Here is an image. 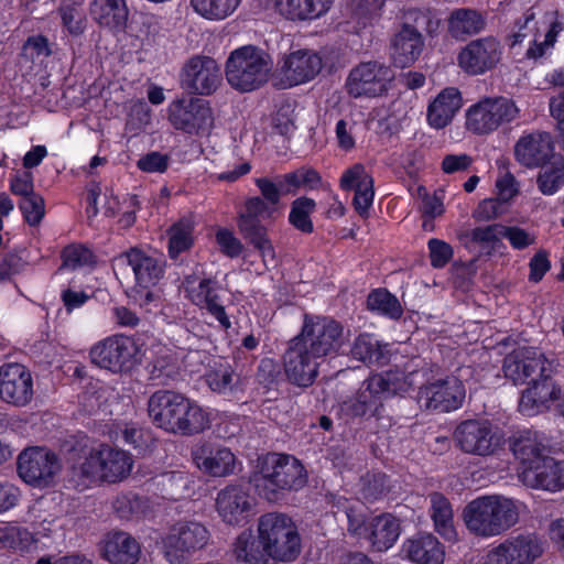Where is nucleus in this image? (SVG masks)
Here are the masks:
<instances>
[{
	"label": "nucleus",
	"instance_id": "obj_54",
	"mask_svg": "<svg viewBox=\"0 0 564 564\" xmlns=\"http://www.w3.org/2000/svg\"><path fill=\"white\" fill-rule=\"evenodd\" d=\"M434 22L427 11L420 9H408L403 14V22L400 31L422 34L432 32Z\"/></svg>",
	"mask_w": 564,
	"mask_h": 564
},
{
	"label": "nucleus",
	"instance_id": "obj_10",
	"mask_svg": "<svg viewBox=\"0 0 564 564\" xmlns=\"http://www.w3.org/2000/svg\"><path fill=\"white\" fill-rule=\"evenodd\" d=\"M295 338L322 361L327 356L338 354L347 340L344 327L338 322L307 314L304 316L302 329Z\"/></svg>",
	"mask_w": 564,
	"mask_h": 564
},
{
	"label": "nucleus",
	"instance_id": "obj_42",
	"mask_svg": "<svg viewBox=\"0 0 564 564\" xmlns=\"http://www.w3.org/2000/svg\"><path fill=\"white\" fill-rule=\"evenodd\" d=\"M430 513L435 530L444 539L454 541L456 531L454 528V514L449 500L440 492H432L430 496Z\"/></svg>",
	"mask_w": 564,
	"mask_h": 564
},
{
	"label": "nucleus",
	"instance_id": "obj_6",
	"mask_svg": "<svg viewBox=\"0 0 564 564\" xmlns=\"http://www.w3.org/2000/svg\"><path fill=\"white\" fill-rule=\"evenodd\" d=\"M271 69L270 56L256 46L247 45L230 53L226 62V78L234 89L252 91L268 82Z\"/></svg>",
	"mask_w": 564,
	"mask_h": 564
},
{
	"label": "nucleus",
	"instance_id": "obj_53",
	"mask_svg": "<svg viewBox=\"0 0 564 564\" xmlns=\"http://www.w3.org/2000/svg\"><path fill=\"white\" fill-rule=\"evenodd\" d=\"M315 202L308 197H300L292 203L289 215L290 223L299 230L310 234L313 231L311 214L315 209Z\"/></svg>",
	"mask_w": 564,
	"mask_h": 564
},
{
	"label": "nucleus",
	"instance_id": "obj_35",
	"mask_svg": "<svg viewBox=\"0 0 564 564\" xmlns=\"http://www.w3.org/2000/svg\"><path fill=\"white\" fill-rule=\"evenodd\" d=\"M89 14L100 26L120 30L128 21L129 9L126 0H91Z\"/></svg>",
	"mask_w": 564,
	"mask_h": 564
},
{
	"label": "nucleus",
	"instance_id": "obj_64",
	"mask_svg": "<svg viewBox=\"0 0 564 564\" xmlns=\"http://www.w3.org/2000/svg\"><path fill=\"white\" fill-rule=\"evenodd\" d=\"M431 264L434 268H444L453 258V248L444 240L432 238L427 242Z\"/></svg>",
	"mask_w": 564,
	"mask_h": 564
},
{
	"label": "nucleus",
	"instance_id": "obj_12",
	"mask_svg": "<svg viewBox=\"0 0 564 564\" xmlns=\"http://www.w3.org/2000/svg\"><path fill=\"white\" fill-rule=\"evenodd\" d=\"M394 78L393 70L386 64L369 61L352 67L347 76L345 88L352 98H375L388 93Z\"/></svg>",
	"mask_w": 564,
	"mask_h": 564
},
{
	"label": "nucleus",
	"instance_id": "obj_2",
	"mask_svg": "<svg viewBox=\"0 0 564 564\" xmlns=\"http://www.w3.org/2000/svg\"><path fill=\"white\" fill-rule=\"evenodd\" d=\"M519 505L503 496H484L470 501L463 511L466 528L476 536L492 538L519 521Z\"/></svg>",
	"mask_w": 564,
	"mask_h": 564
},
{
	"label": "nucleus",
	"instance_id": "obj_8",
	"mask_svg": "<svg viewBox=\"0 0 564 564\" xmlns=\"http://www.w3.org/2000/svg\"><path fill=\"white\" fill-rule=\"evenodd\" d=\"M520 116L516 101L503 97H486L466 111V128L474 134L485 135L509 124Z\"/></svg>",
	"mask_w": 564,
	"mask_h": 564
},
{
	"label": "nucleus",
	"instance_id": "obj_28",
	"mask_svg": "<svg viewBox=\"0 0 564 564\" xmlns=\"http://www.w3.org/2000/svg\"><path fill=\"white\" fill-rule=\"evenodd\" d=\"M554 144L549 132L533 131L523 134L514 145L517 161L525 167H536L553 156Z\"/></svg>",
	"mask_w": 564,
	"mask_h": 564
},
{
	"label": "nucleus",
	"instance_id": "obj_39",
	"mask_svg": "<svg viewBox=\"0 0 564 564\" xmlns=\"http://www.w3.org/2000/svg\"><path fill=\"white\" fill-rule=\"evenodd\" d=\"M511 451L520 462L519 468H527L545 458L542 436L534 431H523L513 437Z\"/></svg>",
	"mask_w": 564,
	"mask_h": 564
},
{
	"label": "nucleus",
	"instance_id": "obj_43",
	"mask_svg": "<svg viewBox=\"0 0 564 564\" xmlns=\"http://www.w3.org/2000/svg\"><path fill=\"white\" fill-rule=\"evenodd\" d=\"M415 376L416 371L405 373L403 370L394 369L373 375L370 378L383 399L397 393L408 392L415 384Z\"/></svg>",
	"mask_w": 564,
	"mask_h": 564
},
{
	"label": "nucleus",
	"instance_id": "obj_31",
	"mask_svg": "<svg viewBox=\"0 0 564 564\" xmlns=\"http://www.w3.org/2000/svg\"><path fill=\"white\" fill-rule=\"evenodd\" d=\"M345 191H355L352 205L361 217H367L373 202V180L360 163L347 169L339 181Z\"/></svg>",
	"mask_w": 564,
	"mask_h": 564
},
{
	"label": "nucleus",
	"instance_id": "obj_11",
	"mask_svg": "<svg viewBox=\"0 0 564 564\" xmlns=\"http://www.w3.org/2000/svg\"><path fill=\"white\" fill-rule=\"evenodd\" d=\"M209 540L207 528L195 520H182L163 538V553L170 564H183Z\"/></svg>",
	"mask_w": 564,
	"mask_h": 564
},
{
	"label": "nucleus",
	"instance_id": "obj_20",
	"mask_svg": "<svg viewBox=\"0 0 564 564\" xmlns=\"http://www.w3.org/2000/svg\"><path fill=\"white\" fill-rule=\"evenodd\" d=\"M502 46L494 36H485L470 41L458 56V66L468 75H482L491 70L500 62Z\"/></svg>",
	"mask_w": 564,
	"mask_h": 564
},
{
	"label": "nucleus",
	"instance_id": "obj_61",
	"mask_svg": "<svg viewBox=\"0 0 564 564\" xmlns=\"http://www.w3.org/2000/svg\"><path fill=\"white\" fill-rule=\"evenodd\" d=\"M495 186L496 197L505 205L510 204L520 194V183L510 172L499 175Z\"/></svg>",
	"mask_w": 564,
	"mask_h": 564
},
{
	"label": "nucleus",
	"instance_id": "obj_36",
	"mask_svg": "<svg viewBox=\"0 0 564 564\" xmlns=\"http://www.w3.org/2000/svg\"><path fill=\"white\" fill-rule=\"evenodd\" d=\"M403 551L410 561L417 564H442L444 560V550L432 534L409 539L403 545Z\"/></svg>",
	"mask_w": 564,
	"mask_h": 564
},
{
	"label": "nucleus",
	"instance_id": "obj_32",
	"mask_svg": "<svg viewBox=\"0 0 564 564\" xmlns=\"http://www.w3.org/2000/svg\"><path fill=\"white\" fill-rule=\"evenodd\" d=\"M382 395L372 379H366L355 394L344 400L339 410L347 419L375 416L382 408Z\"/></svg>",
	"mask_w": 564,
	"mask_h": 564
},
{
	"label": "nucleus",
	"instance_id": "obj_29",
	"mask_svg": "<svg viewBox=\"0 0 564 564\" xmlns=\"http://www.w3.org/2000/svg\"><path fill=\"white\" fill-rule=\"evenodd\" d=\"M322 68L323 59L317 53L299 50L284 58L281 73L288 86H296L312 80Z\"/></svg>",
	"mask_w": 564,
	"mask_h": 564
},
{
	"label": "nucleus",
	"instance_id": "obj_46",
	"mask_svg": "<svg viewBox=\"0 0 564 564\" xmlns=\"http://www.w3.org/2000/svg\"><path fill=\"white\" fill-rule=\"evenodd\" d=\"M274 207L261 197H251L245 204V212L238 219V228L241 234L265 229L260 224V217H271Z\"/></svg>",
	"mask_w": 564,
	"mask_h": 564
},
{
	"label": "nucleus",
	"instance_id": "obj_52",
	"mask_svg": "<svg viewBox=\"0 0 564 564\" xmlns=\"http://www.w3.org/2000/svg\"><path fill=\"white\" fill-rule=\"evenodd\" d=\"M194 223L188 218H183L174 224L169 234V253L171 258H176L180 253L189 249L193 243Z\"/></svg>",
	"mask_w": 564,
	"mask_h": 564
},
{
	"label": "nucleus",
	"instance_id": "obj_15",
	"mask_svg": "<svg viewBox=\"0 0 564 564\" xmlns=\"http://www.w3.org/2000/svg\"><path fill=\"white\" fill-rule=\"evenodd\" d=\"M138 345L128 336L115 335L94 345L89 351L90 360L101 369L113 373L130 370L137 362Z\"/></svg>",
	"mask_w": 564,
	"mask_h": 564
},
{
	"label": "nucleus",
	"instance_id": "obj_30",
	"mask_svg": "<svg viewBox=\"0 0 564 564\" xmlns=\"http://www.w3.org/2000/svg\"><path fill=\"white\" fill-rule=\"evenodd\" d=\"M131 267L135 285L140 289H152L164 275L165 263L162 259L148 254L141 249L131 248L119 257Z\"/></svg>",
	"mask_w": 564,
	"mask_h": 564
},
{
	"label": "nucleus",
	"instance_id": "obj_3",
	"mask_svg": "<svg viewBox=\"0 0 564 564\" xmlns=\"http://www.w3.org/2000/svg\"><path fill=\"white\" fill-rule=\"evenodd\" d=\"M257 491L268 501H276L286 491H296L307 481L304 466L286 454L271 453L259 459L253 478Z\"/></svg>",
	"mask_w": 564,
	"mask_h": 564
},
{
	"label": "nucleus",
	"instance_id": "obj_1",
	"mask_svg": "<svg viewBox=\"0 0 564 564\" xmlns=\"http://www.w3.org/2000/svg\"><path fill=\"white\" fill-rule=\"evenodd\" d=\"M148 411L158 427L172 433L195 434L209 425L207 414L197 403L174 391L154 392Z\"/></svg>",
	"mask_w": 564,
	"mask_h": 564
},
{
	"label": "nucleus",
	"instance_id": "obj_19",
	"mask_svg": "<svg viewBox=\"0 0 564 564\" xmlns=\"http://www.w3.org/2000/svg\"><path fill=\"white\" fill-rule=\"evenodd\" d=\"M551 362L534 347H518L508 354L503 360L505 377L514 384L529 383L538 376H544Z\"/></svg>",
	"mask_w": 564,
	"mask_h": 564
},
{
	"label": "nucleus",
	"instance_id": "obj_24",
	"mask_svg": "<svg viewBox=\"0 0 564 564\" xmlns=\"http://www.w3.org/2000/svg\"><path fill=\"white\" fill-rule=\"evenodd\" d=\"M519 479L530 488L556 491L564 488V462L546 456L527 468H519Z\"/></svg>",
	"mask_w": 564,
	"mask_h": 564
},
{
	"label": "nucleus",
	"instance_id": "obj_25",
	"mask_svg": "<svg viewBox=\"0 0 564 564\" xmlns=\"http://www.w3.org/2000/svg\"><path fill=\"white\" fill-rule=\"evenodd\" d=\"M252 508L248 491L238 485H229L216 497V511L224 522L230 525L243 523Z\"/></svg>",
	"mask_w": 564,
	"mask_h": 564
},
{
	"label": "nucleus",
	"instance_id": "obj_60",
	"mask_svg": "<svg viewBox=\"0 0 564 564\" xmlns=\"http://www.w3.org/2000/svg\"><path fill=\"white\" fill-rule=\"evenodd\" d=\"M241 235L259 250L265 265L275 264V252L267 237V229L243 232Z\"/></svg>",
	"mask_w": 564,
	"mask_h": 564
},
{
	"label": "nucleus",
	"instance_id": "obj_47",
	"mask_svg": "<svg viewBox=\"0 0 564 564\" xmlns=\"http://www.w3.org/2000/svg\"><path fill=\"white\" fill-rule=\"evenodd\" d=\"M242 0H189L194 12L208 21H223L231 17Z\"/></svg>",
	"mask_w": 564,
	"mask_h": 564
},
{
	"label": "nucleus",
	"instance_id": "obj_7",
	"mask_svg": "<svg viewBox=\"0 0 564 564\" xmlns=\"http://www.w3.org/2000/svg\"><path fill=\"white\" fill-rule=\"evenodd\" d=\"M348 531L367 540L373 550L383 552L390 549L400 535V522L391 513H382L366 519L359 502L346 509Z\"/></svg>",
	"mask_w": 564,
	"mask_h": 564
},
{
	"label": "nucleus",
	"instance_id": "obj_33",
	"mask_svg": "<svg viewBox=\"0 0 564 564\" xmlns=\"http://www.w3.org/2000/svg\"><path fill=\"white\" fill-rule=\"evenodd\" d=\"M462 107L463 96L459 89L445 87L427 105V123L434 129H443L452 123Z\"/></svg>",
	"mask_w": 564,
	"mask_h": 564
},
{
	"label": "nucleus",
	"instance_id": "obj_16",
	"mask_svg": "<svg viewBox=\"0 0 564 564\" xmlns=\"http://www.w3.org/2000/svg\"><path fill=\"white\" fill-rule=\"evenodd\" d=\"M183 284L186 297L194 305L214 317L221 329L231 327V321L219 295L220 288L215 280L191 274L184 279Z\"/></svg>",
	"mask_w": 564,
	"mask_h": 564
},
{
	"label": "nucleus",
	"instance_id": "obj_41",
	"mask_svg": "<svg viewBox=\"0 0 564 564\" xmlns=\"http://www.w3.org/2000/svg\"><path fill=\"white\" fill-rule=\"evenodd\" d=\"M232 555L245 564H269V556L261 539L251 531H242L232 543Z\"/></svg>",
	"mask_w": 564,
	"mask_h": 564
},
{
	"label": "nucleus",
	"instance_id": "obj_22",
	"mask_svg": "<svg viewBox=\"0 0 564 564\" xmlns=\"http://www.w3.org/2000/svg\"><path fill=\"white\" fill-rule=\"evenodd\" d=\"M33 378L21 364L10 362L0 367V399L14 406H24L33 398Z\"/></svg>",
	"mask_w": 564,
	"mask_h": 564
},
{
	"label": "nucleus",
	"instance_id": "obj_17",
	"mask_svg": "<svg viewBox=\"0 0 564 564\" xmlns=\"http://www.w3.org/2000/svg\"><path fill=\"white\" fill-rule=\"evenodd\" d=\"M59 469L61 464L57 456L42 447L24 449L18 457L19 476L26 484L33 486L50 485Z\"/></svg>",
	"mask_w": 564,
	"mask_h": 564
},
{
	"label": "nucleus",
	"instance_id": "obj_14",
	"mask_svg": "<svg viewBox=\"0 0 564 564\" xmlns=\"http://www.w3.org/2000/svg\"><path fill=\"white\" fill-rule=\"evenodd\" d=\"M167 112L171 124L188 134H206L214 127L213 109L209 101L202 98L174 100L170 104Z\"/></svg>",
	"mask_w": 564,
	"mask_h": 564
},
{
	"label": "nucleus",
	"instance_id": "obj_48",
	"mask_svg": "<svg viewBox=\"0 0 564 564\" xmlns=\"http://www.w3.org/2000/svg\"><path fill=\"white\" fill-rule=\"evenodd\" d=\"M536 185L543 195H554L564 185V160L554 158L547 165L542 166L538 176Z\"/></svg>",
	"mask_w": 564,
	"mask_h": 564
},
{
	"label": "nucleus",
	"instance_id": "obj_59",
	"mask_svg": "<svg viewBox=\"0 0 564 564\" xmlns=\"http://www.w3.org/2000/svg\"><path fill=\"white\" fill-rule=\"evenodd\" d=\"M503 237V225L491 224L482 227H476L470 232L471 241L481 245L482 247L495 248Z\"/></svg>",
	"mask_w": 564,
	"mask_h": 564
},
{
	"label": "nucleus",
	"instance_id": "obj_58",
	"mask_svg": "<svg viewBox=\"0 0 564 564\" xmlns=\"http://www.w3.org/2000/svg\"><path fill=\"white\" fill-rule=\"evenodd\" d=\"M62 259L63 263L59 270H63L64 268L74 270L90 263L93 260V253L82 245H69L64 248Z\"/></svg>",
	"mask_w": 564,
	"mask_h": 564
},
{
	"label": "nucleus",
	"instance_id": "obj_37",
	"mask_svg": "<svg viewBox=\"0 0 564 564\" xmlns=\"http://www.w3.org/2000/svg\"><path fill=\"white\" fill-rule=\"evenodd\" d=\"M334 0H275V8L290 20H314L326 14Z\"/></svg>",
	"mask_w": 564,
	"mask_h": 564
},
{
	"label": "nucleus",
	"instance_id": "obj_27",
	"mask_svg": "<svg viewBox=\"0 0 564 564\" xmlns=\"http://www.w3.org/2000/svg\"><path fill=\"white\" fill-rule=\"evenodd\" d=\"M551 371L550 367L544 376H538L528 383L519 401V411L523 415L533 416L546 409L549 402L557 400L560 389L551 378Z\"/></svg>",
	"mask_w": 564,
	"mask_h": 564
},
{
	"label": "nucleus",
	"instance_id": "obj_21",
	"mask_svg": "<svg viewBox=\"0 0 564 564\" xmlns=\"http://www.w3.org/2000/svg\"><path fill=\"white\" fill-rule=\"evenodd\" d=\"M221 79L219 65L208 56H194L183 67V87L197 95L213 94L220 86Z\"/></svg>",
	"mask_w": 564,
	"mask_h": 564
},
{
	"label": "nucleus",
	"instance_id": "obj_26",
	"mask_svg": "<svg viewBox=\"0 0 564 564\" xmlns=\"http://www.w3.org/2000/svg\"><path fill=\"white\" fill-rule=\"evenodd\" d=\"M192 458L202 471L214 477H226L236 469V456L227 447L197 444L192 449Z\"/></svg>",
	"mask_w": 564,
	"mask_h": 564
},
{
	"label": "nucleus",
	"instance_id": "obj_49",
	"mask_svg": "<svg viewBox=\"0 0 564 564\" xmlns=\"http://www.w3.org/2000/svg\"><path fill=\"white\" fill-rule=\"evenodd\" d=\"M51 53L46 37L42 35L31 36L22 47L20 64L33 70L35 67H41Z\"/></svg>",
	"mask_w": 564,
	"mask_h": 564
},
{
	"label": "nucleus",
	"instance_id": "obj_44",
	"mask_svg": "<svg viewBox=\"0 0 564 564\" xmlns=\"http://www.w3.org/2000/svg\"><path fill=\"white\" fill-rule=\"evenodd\" d=\"M207 386L219 394H234L242 390V379L228 364H218L205 375Z\"/></svg>",
	"mask_w": 564,
	"mask_h": 564
},
{
	"label": "nucleus",
	"instance_id": "obj_5",
	"mask_svg": "<svg viewBox=\"0 0 564 564\" xmlns=\"http://www.w3.org/2000/svg\"><path fill=\"white\" fill-rule=\"evenodd\" d=\"M258 538L264 544L269 561L289 563L301 553V536L293 520L280 512H268L258 519Z\"/></svg>",
	"mask_w": 564,
	"mask_h": 564
},
{
	"label": "nucleus",
	"instance_id": "obj_34",
	"mask_svg": "<svg viewBox=\"0 0 564 564\" xmlns=\"http://www.w3.org/2000/svg\"><path fill=\"white\" fill-rule=\"evenodd\" d=\"M100 550L102 557L111 564H135L141 554L138 541L123 531L106 534Z\"/></svg>",
	"mask_w": 564,
	"mask_h": 564
},
{
	"label": "nucleus",
	"instance_id": "obj_63",
	"mask_svg": "<svg viewBox=\"0 0 564 564\" xmlns=\"http://www.w3.org/2000/svg\"><path fill=\"white\" fill-rule=\"evenodd\" d=\"M384 0H349L354 15L364 24L380 15Z\"/></svg>",
	"mask_w": 564,
	"mask_h": 564
},
{
	"label": "nucleus",
	"instance_id": "obj_51",
	"mask_svg": "<svg viewBox=\"0 0 564 564\" xmlns=\"http://www.w3.org/2000/svg\"><path fill=\"white\" fill-rule=\"evenodd\" d=\"M370 311L377 312L392 319H398L403 314L399 300L384 289L372 291L367 299Z\"/></svg>",
	"mask_w": 564,
	"mask_h": 564
},
{
	"label": "nucleus",
	"instance_id": "obj_38",
	"mask_svg": "<svg viewBox=\"0 0 564 564\" xmlns=\"http://www.w3.org/2000/svg\"><path fill=\"white\" fill-rule=\"evenodd\" d=\"M424 47L422 34L400 31L391 41V57L395 66H411L421 55Z\"/></svg>",
	"mask_w": 564,
	"mask_h": 564
},
{
	"label": "nucleus",
	"instance_id": "obj_62",
	"mask_svg": "<svg viewBox=\"0 0 564 564\" xmlns=\"http://www.w3.org/2000/svg\"><path fill=\"white\" fill-rule=\"evenodd\" d=\"M507 212L506 205L497 197L482 199L473 212V218L477 221L496 219Z\"/></svg>",
	"mask_w": 564,
	"mask_h": 564
},
{
	"label": "nucleus",
	"instance_id": "obj_18",
	"mask_svg": "<svg viewBox=\"0 0 564 564\" xmlns=\"http://www.w3.org/2000/svg\"><path fill=\"white\" fill-rule=\"evenodd\" d=\"M465 397L463 382L455 377H447L421 387L417 401L425 410L449 412L459 409Z\"/></svg>",
	"mask_w": 564,
	"mask_h": 564
},
{
	"label": "nucleus",
	"instance_id": "obj_4",
	"mask_svg": "<svg viewBox=\"0 0 564 564\" xmlns=\"http://www.w3.org/2000/svg\"><path fill=\"white\" fill-rule=\"evenodd\" d=\"M133 466L129 453L101 444L85 452L73 465L74 477L85 486L91 484H117L124 480Z\"/></svg>",
	"mask_w": 564,
	"mask_h": 564
},
{
	"label": "nucleus",
	"instance_id": "obj_13",
	"mask_svg": "<svg viewBox=\"0 0 564 564\" xmlns=\"http://www.w3.org/2000/svg\"><path fill=\"white\" fill-rule=\"evenodd\" d=\"M545 551V541L535 533L511 535L490 549L485 564H533Z\"/></svg>",
	"mask_w": 564,
	"mask_h": 564
},
{
	"label": "nucleus",
	"instance_id": "obj_56",
	"mask_svg": "<svg viewBox=\"0 0 564 564\" xmlns=\"http://www.w3.org/2000/svg\"><path fill=\"white\" fill-rule=\"evenodd\" d=\"M388 491V479L383 474L367 475L361 479V496L366 501H375Z\"/></svg>",
	"mask_w": 564,
	"mask_h": 564
},
{
	"label": "nucleus",
	"instance_id": "obj_40",
	"mask_svg": "<svg viewBox=\"0 0 564 564\" xmlns=\"http://www.w3.org/2000/svg\"><path fill=\"white\" fill-rule=\"evenodd\" d=\"M486 26L481 13L474 9H456L448 19V32L456 40H464L480 33Z\"/></svg>",
	"mask_w": 564,
	"mask_h": 564
},
{
	"label": "nucleus",
	"instance_id": "obj_50",
	"mask_svg": "<svg viewBox=\"0 0 564 564\" xmlns=\"http://www.w3.org/2000/svg\"><path fill=\"white\" fill-rule=\"evenodd\" d=\"M351 355L355 359L373 365H383L388 360L386 347L367 334L356 338Z\"/></svg>",
	"mask_w": 564,
	"mask_h": 564
},
{
	"label": "nucleus",
	"instance_id": "obj_45",
	"mask_svg": "<svg viewBox=\"0 0 564 564\" xmlns=\"http://www.w3.org/2000/svg\"><path fill=\"white\" fill-rule=\"evenodd\" d=\"M36 542L35 535L26 528L12 523L0 527V545L3 549L23 554L30 552Z\"/></svg>",
	"mask_w": 564,
	"mask_h": 564
},
{
	"label": "nucleus",
	"instance_id": "obj_23",
	"mask_svg": "<svg viewBox=\"0 0 564 564\" xmlns=\"http://www.w3.org/2000/svg\"><path fill=\"white\" fill-rule=\"evenodd\" d=\"M322 360L295 337L291 339L283 356L284 371L288 379L300 387L311 386L317 375Z\"/></svg>",
	"mask_w": 564,
	"mask_h": 564
},
{
	"label": "nucleus",
	"instance_id": "obj_9",
	"mask_svg": "<svg viewBox=\"0 0 564 564\" xmlns=\"http://www.w3.org/2000/svg\"><path fill=\"white\" fill-rule=\"evenodd\" d=\"M456 446L465 454L488 457L503 448L502 432L489 420H466L453 434Z\"/></svg>",
	"mask_w": 564,
	"mask_h": 564
},
{
	"label": "nucleus",
	"instance_id": "obj_57",
	"mask_svg": "<svg viewBox=\"0 0 564 564\" xmlns=\"http://www.w3.org/2000/svg\"><path fill=\"white\" fill-rule=\"evenodd\" d=\"M514 250H524L536 243V235L532 230L519 226L503 225V237Z\"/></svg>",
	"mask_w": 564,
	"mask_h": 564
},
{
	"label": "nucleus",
	"instance_id": "obj_55",
	"mask_svg": "<svg viewBox=\"0 0 564 564\" xmlns=\"http://www.w3.org/2000/svg\"><path fill=\"white\" fill-rule=\"evenodd\" d=\"M19 208L30 226L39 225L45 215L44 199L37 193L25 198H20Z\"/></svg>",
	"mask_w": 564,
	"mask_h": 564
}]
</instances>
